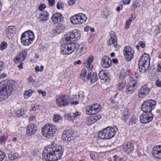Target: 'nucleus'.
Listing matches in <instances>:
<instances>
[{
  "label": "nucleus",
  "instance_id": "1",
  "mask_svg": "<svg viewBox=\"0 0 161 161\" xmlns=\"http://www.w3.org/2000/svg\"><path fill=\"white\" fill-rule=\"evenodd\" d=\"M17 86V83L12 80H5L1 81L0 83V101L7 98Z\"/></svg>",
  "mask_w": 161,
  "mask_h": 161
},
{
  "label": "nucleus",
  "instance_id": "2",
  "mask_svg": "<svg viewBox=\"0 0 161 161\" xmlns=\"http://www.w3.org/2000/svg\"><path fill=\"white\" fill-rule=\"evenodd\" d=\"M63 152L61 147H46L42 153L43 158L47 161H56L60 159Z\"/></svg>",
  "mask_w": 161,
  "mask_h": 161
},
{
  "label": "nucleus",
  "instance_id": "3",
  "mask_svg": "<svg viewBox=\"0 0 161 161\" xmlns=\"http://www.w3.org/2000/svg\"><path fill=\"white\" fill-rule=\"evenodd\" d=\"M56 127L52 124H47L45 125L42 128V133L44 136L50 138L57 132Z\"/></svg>",
  "mask_w": 161,
  "mask_h": 161
},
{
  "label": "nucleus",
  "instance_id": "4",
  "mask_svg": "<svg viewBox=\"0 0 161 161\" xmlns=\"http://www.w3.org/2000/svg\"><path fill=\"white\" fill-rule=\"evenodd\" d=\"M156 102L153 100H148L143 103L142 110L145 112L152 113V111L155 108Z\"/></svg>",
  "mask_w": 161,
  "mask_h": 161
},
{
  "label": "nucleus",
  "instance_id": "5",
  "mask_svg": "<svg viewBox=\"0 0 161 161\" xmlns=\"http://www.w3.org/2000/svg\"><path fill=\"white\" fill-rule=\"evenodd\" d=\"M87 17L85 14H80L72 16L70 19L71 22L74 25H80L86 22Z\"/></svg>",
  "mask_w": 161,
  "mask_h": 161
},
{
  "label": "nucleus",
  "instance_id": "6",
  "mask_svg": "<svg viewBox=\"0 0 161 161\" xmlns=\"http://www.w3.org/2000/svg\"><path fill=\"white\" fill-rule=\"evenodd\" d=\"M74 43L69 42L64 43L61 45V53L64 55H69L73 52L72 48L75 47Z\"/></svg>",
  "mask_w": 161,
  "mask_h": 161
},
{
  "label": "nucleus",
  "instance_id": "7",
  "mask_svg": "<svg viewBox=\"0 0 161 161\" xmlns=\"http://www.w3.org/2000/svg\"><path fill=\"white\" fill-rule=\"evenodd\" d=\"M80 35L76 30H74L72 32L67 33L65 35V41L66 42H69L71 40L76 41L79 40L80 37Z\"/></svg>",
  "mask_w": 161,
  "mask_h": 161
},
{
  "label": "nucleus",
  "instance_id": "8",
  "mask_svg": "<svg viewBox=\"0 0 161 161\" xmlns=\"http://www.w3.org/2000/svg\"><path fill=\"white\" fill-rule=\"evenodd\" d=\"M56 102L59 107L66 106L70 103L69 97L67 95H62L58 97L56 100Z\"/></svg>",
  "mask_w": 161,
  "mask_h": 161
},
{
  "label": "nucleus",
  "instance_id": "9",
  "mask_svg": "<svg viewBox=\"0 0 161 161\" xmlns=\"http://www.w3.org/2000/svg\"><path fill=\"white\" fill-rule=\"evenodd\" d=\"M153 118V115L152 113L144 112L140 116V120L142 124H146L151 121Z\"/></svg>",
  "mask_w": 161,
  "mask_h": 161
},
{
  "label": "nucleus",
  "instance_id": "10",
  "mask_svg": "<svg viewBox=\"0 0 161 161\" xmlns=\"http://www.w3.org/2000/svg\"><path fill=\"white\" fill-rule=\"evenodd\" d=\"M74 131L71 130L64 131L62 134V139L65 141L70 142L75 138Z\"/></svg>",
  "mask_w": 161,
  "mask_h": 161
},
{
  "label": "nucleus",
  "instance_id": "11",
  "mask_svg": "<svg viewBox=\"0 0 161 161\" xmlns=\"http://www.w3.org/2000/svg\"><path fill=\"white\" fill-rule=\"evenodd\" d=\"M100 105L96 103L91 106H88L86 108V113L88 114H95L100 111Z\"/></svg>",
  "mask_w": 161,
  "mask_h": 161
},
{
  "label": "nucleus",
  "instance_id": "12",
  "mask_svg": "<svg viewBox=\"0 0 161 161\" xmlns=\"http://www.w3.org/2000/svg\"><path fill=\"white\" fill-rule=\"evenodd\" d=\"M123 53L125 59L128 61H130L133 58L134 51L129 46L124 48Z\"/></svg>",
  "mask_w": 161,
  "mask_h": 161
},
{
  "label": "nucleus",
  "instance_id": "13",
  "mask_svg": "<svg viewBox=\"0 0 161 161\" xmlns=\"http://www.w3.org/2000/svg\"><path fill=\"white\" fill-rule=\"evenodd\" d=\"M117 130V128L116 126L113 128L108 127L105 129V139H110L113 137Z\"/></svg>",
  "mask_w": 161,
  "mask_h": 161
},
{
  "label": "nucleus",
  "instance_id": "14",
  "mask_svg": "<svg viewBox=\"0 0 161 161\" xmlns=\"http://www.w3.org/2000/svg\"><path fill=\"white\" fill-rule=\"evenodd\" d=\"M138 85L137 81H131L127 85L125 92L128 94L132 93L136 89Z\"/></svg>",
  "mask_w": 161,
  "mask_h": 161
},
{
  "label": "nucleus",
  "instance_id": "15",
  "mask_svg": "<svg viewBox=\"0 0 161 161\" xmlns=\"http://www.w3.org/2000/svg\"><path fill=\"white\" fill-rule=\"evenodd\" d=\"M150 91V89L148 86L147 85H144L140 88L138 96L139 98H143L148 94Z\"/></svg>",
  "mask_w": 161,
  "mask_h": 161
},
{
  "label": "nucleus",
  "instance_id": "16",
  "mask_svg": "<svg viewBox=\"0 0 161 161\" xmlns=\"http://www.w3.org/2000/svg\"><path fill=\"white\" fill-rule=\"evenodd\" d=\"M21 36V41L24 40V39L29 40L30 39L33 40L35 38L33 32L31 31H25L22 33Z\"/></svg>",
  "mask_w": 161,
  "mask_h": 161
},
{
  "label": "nucleus",
  "instance_id": "17",
  "mask_svg": "<svg viewBox=\"0 0 161 161\" xmlns=\"http://www.w3.org/2000/svg\"><path fill=\"white\" fill-rule=\"evenodd\" d=\"M64 17L59 13H55L52 16V20L53 23L55 24H59L63 22Z\"/></svg>",
  "mask_w": 161,
  "mask_h": 161
},
{
  "label": "nucleus",
  "instance_id": "18",
  "mask_svg": "<svg viewBox=\"0 0 161 161\" xmlns=\"http://www.w3.org/2000/svg\"><path fill=\"white\" fill-rule=\"evenodd\" d=\"M37 130V127L35 124L31 123L26 128V133L29 136H32L35 134Z\"/></svg>",
  "mask_w": 161,
  "mask_h": 161
},
{
  "label": "nucleus",
  "instance_id": "19",
  "mask_svg": "<svg viewBox=\"0 0 161 161\" xmlns=\"http://www.w3.org/2000/svg\"><path fill=\"white\" fill-rule=\"evenodd\" d=\"M153 156L158 159H161V145L155 146L153 150Z\"/></svg>",
  "mask_w": 161,
  "mask_h": 161
},
{
  "label": "nucleus",
  "instance_id": "20",
  "mask_svg": "<svg viewBox=\"0 0 161 161\" xmlns=\"http://www.w3.org/2000/svg\"><path fill=\"white\" fill-rule=\"evenodd\" d=\"M112 61L110 58L107 56H104L102 59L101 64L105 68H108L112 65Z\"/></svg>",
  "mask_w": 161,
  "mask_h": 161
},
{
  "label": "nucleus",
  "instance_id": "21",
  "mask_svg": "<svg viewBox=\"0 0 161 161\" xmlns=\"http://www.w3.org/2000/svg\"><path fill=\"white\" fill-rule=\"evenodd\" d=\"M150 56L149 54L144 53L140 58L138 62V64H143L149 65Z\"/></svg>",
  "mask_w": 161,
  "mask_h": 161
},
{
  "label": "nucleus",
  "instance_id": "22",
  "mask_svg": "<svg viewBox=\"0 0 161 161\" xmlns=\"http://www.w3.org/2000/svg\"><path fill=\"white\" fill-rule=\"evenodd\" d=\"M133 143L130 142H127L124 147V151L127 154H129L132 152L134 150Z\"/></svg>",
  "mask_w": 161,
  "mask_h": 161
},
{
  "label": "nucleus",
  "instance_id": "23",
  "mask_svg": "<svg viewBox=\"0 0 161 161\" xmlns=\"http://www.w3.org/2000/svg\"><path fill=\"white\" fill-rule=\"evenodd\" d=\"M94 60V57L91 56L88 58L87 60V61L84 63V65L89 70H90L93 68V65L92 64Z\"/></svg>",
  "mask_w": 161,
  "mask_h": 161
},
{
  "label": "nucleus",
  "instance_id": "24",
  "mask_svg": "<svg viewBox=\"0 0 161 161\" xmlns=\"http://www.w3.org/2000/svg\"><path fill=\"white\" fill-rule=\"evenodd\" d=\"M16 27L14 26H9L6 30V33L8 37L12 36L16 31Z\"/></svg>",
  "mask_w": 161,
  "mask_h": 161
},
{
  "label": "nucleus",
  "instance_id": "25",
  "mask_svg": "<svg viewBox=\"0 0 161 161\" xmlns=\"http://www.w3.org/2000/svg\"><path fill=\"white\" fill-rule=\"evenodd\" d=\"M65 29V27L63 25H59L57 26L52 30V33L53 36L58 35Z\"/></svg>",
  "mask_w": 161,
  "mask_h": 161
},
{
  "label": "nucleus",
  "instance_id": "26",
  "mask_svg": "<svg viewBox=\"0 0 161 161\" xmlns=\"http://www.w3.org/2000/svg\"><path fill=\"white\" fill-rule=\"evenodd\" d=\"M75 47H73L72 48L73 52H75L76 55H81L84 53V52H82L80 48V45L78 43H74Z\"/></svg>",
  "mask_w": 161,
  "mask_h": 161
},
{
  "label": "nucleus",
  "instance_id": "27",
  "mask_svg": "<svg viewBox=\"0 0 161 161\" xmlns=\"http://www.w3.org/2000/svg\"><path fill=\"white\" fill-rule=\"evenodd\" d=\"M49 18V14L46 11H43L42 12L39 16V19L43 21H45L47 20Z\"/></svg>",
  "mask_w": 161,
  "mask_h": 161
},
{
  "label": "nucleus",
  "instance_id": "28",
  "mask_svg": "<svg viewBox=\"0 0 161 161\" xmlns=\"http://www.w3.org/2000/svg\"><path fill=\"white\" fill-rule=\"evenodd\" d=\"M130 114V110L127 108L125 109L122 113V115L121 117L122 119L126 121V119H128L129 117Z\"/></svg>",
  "mask_w": 161,
  "mask_h": 161
},
{
  "label": "nucleus",
  "instance_id": "29",
  "mask_svg": "<svg viewBox=\"0 0 161 161\" xmlns=\"http://www.w3.org/2000/svg\"><path fill=\"white\" fill-rule=\"evenodd\" d=\"M139 70L141 72L144 73L147 71L149 68V65L143 64H138Z\"/></svg>",
  "mask_w": 161,
  "mask_h": 161
},
{
  "label": "nucleus",
  "instance_id": "30",
  "mask_svg": "<svg viewBox=\"0 0 161 161\" xmlns=\"http://www.w3.org/2000/svg\"><path fill=\"white\" fill-rule=\"evenodd\" d=\"M117 38H110L108 41V45L109 46H110L112 44H113L114 45V47H116L117 45Z\"/></svg>",
  "mask_w": 161,
  "mask_h": 161
},
{
  "label": "nucleus",
  "instance_id": "31",
  "mask_svg": "<svg viewBox=\"0 0 161 161\" xmlns=\"http://www.w3.org/2000/svg\"><path fill=\"white\" fill-rule=\"evenodd\" d=\"M99 76L100 78L105 81L107 80V73H105L103 70H101L99 73Z\"/></svg>",
  "mask_w": 161,
  "mask_h": 161
},
{
  "label": "nucleus",
  "instance_id": "32",
  "mask_svg": "<svg viewBox=\"0 0 161 161\" xmlns=\"http://www.w3.org/2000/svg\"><path fill=\"white\" fill-rule=\"evenodd\" d=\"M130 77L131 78V81H134L138 82L140 76L138 73L135 72L134 74H133V73L132 74H131L130 75Z\"/></svg>",
  "mask_w": 161,
  "mask_h": 161
},
{
  "label": "nucleus",
  "instance_id": "33",
  "mask_svg": "<svg viewBox=\"0 0 161 161\" xmlns=\"http://www.w3.org/2000/svg\"><path fill=\"white\" fill-rule=\"evenodd\" d=\"M8 155L9 159L11 160H15L18 158L17 154L12 152L9 153Z\"/></svg>",
  "mask_w": 161,
  "mask_h": 161
},
{
  "label": "nucleus",
  "instance_id": "34",
  "mask_svg": "<svg viewBox=\"0 0 161 161\" xmlns=\"http://www.w3.org/2000/svg\"><path fill=\"white\" fill-rule=\"evenodd\" d=\"M125 86V81L124 80L119 81L117 87V89L120 90L123 89Z\"/></svg>",
  "mask_w": 161,
  "mask_h": 161
},
{
  "label": "nucleus",
  "instance_id": "35",
  "mask_svg": "<svg viewBox=\"0 0 161 161\" xmlns=\"http://www.w3.org/2000/svg\"><path fill=\"white\" fill-rule=\"evenodd\" d=\"M33 92V91L30 89L26 90L24 94V97L25 98H27L30 97Z\"/></svg>",
  "mask_w": 161,
  "mask_h": 161
},
{
  "label": "nucleus",
  "instance_id": "36",
  "mask_svg": "<svg viewBox=\"0 0 161 161\" xmlns=\"http://www.w3.org/2000/svg\"><path fill=\"white\" fill-rule=\"evenodd\" d=\"M97 79L98 77H97V73L95 72L93 73L91 79V83H92L95 82L97 80Z\"/></svg>",
  "mask_w": 161,
  "mask_h": 161
},
{
  "label": "nucleus",
  "instance_id": "37",
  "mask_svg": "<svg viewBox=\"0 0 161 161\" xmlns=\"http://www.w3.org/2000/svg\"><path fill=\"white\" fill-rule=\"evenodd\" d=\"M33 40L30 39L29 40H24L21 41V43L25 46H28L30 44H31Z\"/></svg>",
  "mask_w": 161,
  "mask_h": 161
},
{
  "label": "nucleus",
  "instance_id": "38",
  "mask_svg": "<svg viewBox=\"0 0 161 161\" xmlns=\"http://www.w3.org/2000/svg\"><path fill=\"white\" fill-rule=\"evenodd\" d=\"M98 137L101 139H105V129L100 131L98 133Z\"/></svg>",
  "mask_w": 161,
  "mask_h": 161
},
{
  "label": "nucleus",
  "instance_id": "39",
  "mask_svg": "<svg viewBox=\"0 0 161 161\" xmlns=\"http://www.w3.org/2000/svg\"><path fill=\"white\" fill-rule=\"evenodd\" d=\"M7 42L3 41L1 43L0 49L1 50L3 51L7 48Z\"/></svg>",
  "mask_w": 161,
  "mask_h": 161
},
{
  "label": "nucleus",
  "instance_id": "40",
  "mask_svg": "<svg viewBox=\"0 0 161 161\" xmlns=\"http://www.w3.org/2000/svg\"><path fill=\"white\" fill-rule=\"evenodd\" d=\"M62 119L61 116L58 114L54 115L53 117V120L55 122H58L60 120H62Z\"/></svg>",
  "mask_w": 161,
  "mask_h": 161
},
{
  "label": "nucleus",
  "instance_id": "41",
  "mask_svg": "<svg viewBox=\"0 0 161 161\" xmlns=\"http://www.w3.org/2000/svg\"><path fill=\"white\" fill-rule=\"evenodd\" d=\"M8 139V136L4 135L0 137V143H5Z\"/></svg>",
  "mask_w": 161,
  "mask_h": 161
},
{
  "label": "nucleus",
  "instance_id": "42",
  "mask_svg": "<svg viewBox=\"0 0 161 161\" xmlns=\"http://www.w3.org/2000/svg\"><path fill=\"white\" fill-rule=\"evenodd\" d=\"M6 154L2 150L0 149V161H3L4 159Z\"/></svg>",
  "mask_w": 161,
  "mask_h": 161
},
{
  "label": "nucleus",
  "instance_id": "43",
  "mask_svg": "<svg viewBox=\"0 0 161 161\" xmlns=\"http://www.w3.org/2000/svg\"><path fill=\"white\" fill-rule=\"evenodd\" d=\"M13 61L16 64L20 62V53H19L18 55L13 59Z\"/></svg>",
  "mask_w": 161,
  "mask_h": 161
},
{
  "label": "nucleus",
  "instance_id": "44",
  "mask_svg": "<svg viewBox=\"0 0 161 161\" xmlns=\"http://www.w3.org/2000/svg\"><path fill=\"white\" fill-rule=\"evenodd\" d=\"M27 54V50L25 51L24 52H22L21 53V56H22V57H21V60L24 61L26 57Z\"/></svg>",
  "mask_w": 161,
  "mask_h": 161
},
{
  "label": "nucleus",
  "instance_id": "45",
  "mask_svg": "<svg viewBox=\"0 0 161 161\" xmlns=\"http://www.w3.org/2000/svg\"><path fill=\"white\" fill-rule=\"evenodd\" d=\"M44 69V66L42 65L40 66V68H39V67L38 66H37L35 67V70L36 72H38V71L41 72Z\"/></svg>",
  "mask_w": 161,
  "mask_h": 161
},
{
  "label": "nucleus",
  "instance_id": "46",
  "mask_svg": "<svg viewBox=\"0 0 161 161\" xmlns=\"http://www.w3.org/2000/svg\"><path fill=\"white\" fill-rule=\"evenodd\" d=\"M87 120L88 122H90L91 124L94 123L96 121L94 118L93 117V115L90 116V117Z\"/></svg>",
  "mask_w": 161,
  "mask_h": 161
},
{
  "label": "nucleus",
  "instance_id": "47",
  "mask_svg": "<svg viewBox=\"0 0 161 161\" xmlns=\"http://www.w3.org/2000/svg\"><path fill=\"white\" fill-rule=\"evenodd\" d=\"M65 118L67 120H70L73 118V115L72 114H67L65 115Z\"/></svg>",
  "mask_w": 161,
  "mask_h": 161
},
{
  "label": "nucleus",
  "instance_id": "48",
  "mask_svg": "<svg viewBox=\"0 0 161 161\" xmlns=\"http://www.w3.org/2000/svg\"><path fill=\"white\" fill-rule=\"evenodd\" d=\"M4 66L5 64L4 62L2 61H0V73L4 69Z\"/></svg>",
  "mask_w": 161,
  "mask_h": 161
},
{
  "label": "nucleus",
  "instance_id": "49",
  "mask_svg": "<svg viewBox=\"0 0 161 161\" xmlns=\"http://www.w3.org/2000/svg\"><path fill=\"white\" fill-rule=\"evenodd\" d=\"M78 96L79 98L80 99V100L81 101H82V100H83L84 97V92H79Z\"/></svg>",
  "mask_w": 161,
  "mask_h": 161
},
{
  "label": "nucleus",
  "instance_id": "50",
  "mask_svg": "<svg viewBox=\"0 0 161 161\" xmlns=\"http://www.w3.org/2000/svg\"><path fill=\"white\" fill-rule=\"evenodd\" d=\"M136 122V119H135L133 117H131L130 118L129 120V125H131L134 124H135Z\"/></svg>",
  "mask_w": 161,
  "mask_h": 161
},
{
  "label": "nucleus",
  "instance_id": "51",
  "mask_svg": "<svg viewBox=\"0 0 161 161\" xmlns=\"http://www.w3.org/2000/svg\"><path fill=\"white\" fill-rule=\"evenodd\" d=\"M92 114L93 116V117L95 119L96 121H97V120L101 119V115L98 114H96V113L95 114Z\"/></svg>",
  "mask_w": 161,
  "mask_h": 161
},
{
  "label": "nucleus",
  "instance_id": "52",
  "mask_svg": "<svg viewBox=\"0 0 161 161\" xmlns=\"http://www.w3.org/2000/svg\"><path fill=\"white\" fill-rule=\"evenodd\" d=\"M125 78V74L124 73H121L119 76V78L120 80H123Z\"/></svg>",
  "mask_w": 161,
  "mask_h": 161
},
{
  "label": "nucleus",
  "instance_id": "53",
  "mask_svg": "<svg viewBox=\"0 0 161 161\" xmlns=\"http://www.w3.org/2000/svg\"><path fill=\"white\" fill-rule=\"evenodd\" d=\"M46 7V5L44 3H42L39 6L38 9L39 10L42 11Z\"/></svg>",
  "mask_w": 161,
  "mask_h": 161
},
{
  "label": "nucleus",
  "instance_id": "54",
  "mask_svg": "<svg viewBox=\"0 0 161 161\" xmlns=\"http://www.w3.org/2000/svg\"><path fill=\"white\" fill-rule=\"evenodd\" d=\"M131 22V20H130L129 19L126 22V25L125 26V28L126 29H128L129 28Z\"/></svg>",
  "mask_w": 161,
  "mask_h": 161
},
{
  "label": "nucleus",
  "instance_id": "55",
  "mask_svg": "<svg viewBox=\"0 0 161 161\" xmlns=\"http://www.w3.org/2000/svg\"><path fill=\"white\" fill-rule=\"evenodd\" d=\"M110 35L111 37L110 38H117V37L116 36V34L114 31H111L110 33Z\"/></svg>",
  "mask_w": 161,
  "mask_h": 161
},
{
  "label": "nucleus",
  "instance_id": "56",
  "mask_svg": "<svg viewBox=\"0 0 161 161\" xmlns=\"http://www.w3.org/2000/svg\"><path fill=\"white\" fill-rule=\"evenodd\" d=\"M136 17V15L135 13L132 14L131 15V16L129 18V19L130 20H131V21H132L134 20Z\"/></svg>",
  "mask_w": 161,
  "mask_h": 161
},
{
  "label": "nucleus",
  "instance_id": "57",
  "mask_svg": "<svg viewBox=\"0 0 161 161\" xmlns=\"http://www.w3.org/2000/svg\"><path fill=\"white\" fill-rule=\"evenodd\" d=\"M27 80L29 83H34L35 82L31 76L29 77L27 79Z\"/></svg>",
  "mask_w": 161,
  "mask_h": 161
},
{
  "label": "nucleus",
  "instance_id": "58",
  "mask_svg": "<svg viewBox=\"0 0 161 161\" xmlns=\"http://www.w3.org/2000/svg\"><path fill=\"white\" fill-rule=\"evenodd\" d=\"M86 74V69H83L82 70L80 74V76L82 77L85 76Z\"/></svg>",
  "mask_w": 161,
  "mask_h": 161
},
{
  "label": "nucleus",
  "instance_id": "59",
  "mask_svg": "<svg viewBox=\"0 0 161 161\" xmlns=\"http://www.w3.org/2000/svg\"><path fill=\"white\" fill-rule=\"evenodd\" d=\"M63 3H58L57 5V7L58 9H63Z\"/></svg>",
  "mask_w": 161,
  "mask_h": 161
},
{
  "label": "nucleus",
  "instance_id": "60",
  "mask_svg": "<svg viewBox=\"0 0 161 161\" xmlns=\"http://www.w3.org/2000/svg\"><path fill=\"white\" fill-rule=\"evenodd\" d=\"M155 84L158 87H161V81H160L159 80H156Z\"/></svg>",
  "mask_w": 161,
  "mask_h": 161
},
{
  "label": "nucleus",
  "instance_id": "61",
  "mask_svg": "<svg viewBox=\"0 0 161 161\" xmlns=\"http://www.w3.org/2000/svg\"><path fill=\"white\" fill-rule=\"evenodd\" d=\"M76 0H69L68 2L69 4V5H72L75 3Z\"/></svg>",
  "mask_w": 161,
  "mask_h": 161
},
{
  "label": "nucleus",
  "instance_id": "62",
  "mask_svg": "<svg viewBox=\"0 0 161 161\" xmlns=\"http://www.w3.org/2000/svg\"><path fill=\"white\" fill-rule=\"evenodd\" d=\"M49 5L52 6L54 5L55 3L54 0H48Z\"/></svg>",
  "mask_w": 161,
  "mask_h": 161
},
{
  "label": "nucleus",
  "instance_id": "63",
  "mask_svg": "<svg viewBox=\"0 0 161 161\" xmlns=\"http://www.w3.org/2000/svg\"><path fill=\"white\" fill-rule=\"evenodd\" d=\"M72 114L73 117V119H74L77 116L80 115V113H79L78 112H76L75 113H72Z\"/></svg>",
  "mask_w": 161,
  "mask_h": 161
},
{
  "label": "nucleus",
  "instance_id": "64",
  "mask_svg": "<svg viewBox=\"0 0 161 161\" xmlns=\"http://www.w3.org/2000/svg\"><path fill=\"white\" fill-rule=\"evenodd\" d=\"M139 45L142 48H144L145 47V44L143 43L142 41H140L139 42Z\"/></svg>",
  "mask_w": 161,
  "mask_h": 161
}]
</instances>
